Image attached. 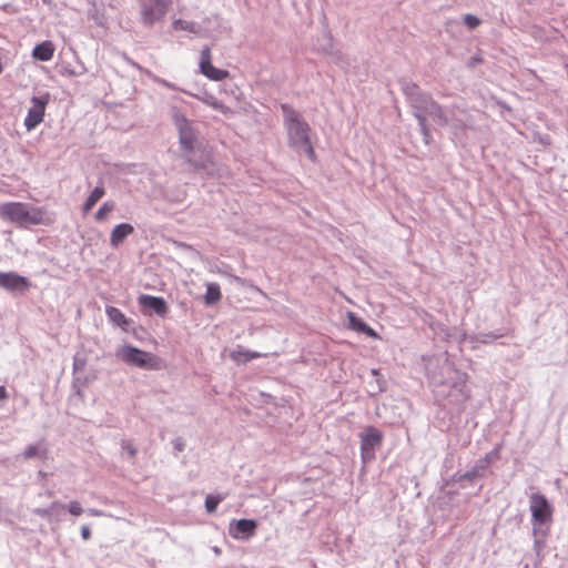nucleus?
<instances>
[{"label": "nucleus", "instance_id": "obj_8", "mask_svg": "<svg viewBox=\"0 0 568 568\" xmlns=\"http://www.w3.org/2000/svg\"><path fill=\"white\" fill-rule=\"evenodd\" d=\"M383 439V434L381 430H378L375 427H368L365 429V432L361 435V449H362V457L364 459L368 457H373V454H371L375 447L379 446Z\"/></svg>", "mask_w": 568, "mask_h": 568}, {"label": "nucleus", "instance_id": "obj_7", "mask_svg": "<svg viewBox=\"0 0 568 568\" xmlns=\"http://www.w3.org/2000/svg\"><path fill=\"white\" fill-rule=\"evenodd\" d=\"M31 102L32 106L29 109L24 119V126L28 131L36 129L43 121L49 98L33 97Z\"/></svg>", "mask_w": 568, "mask_h": 568}, {"label": "nucleus", "instance_id": "obj_30", "mask_svg": "<svg viewBox=\"0 0 568 568\" xmlns=\"http://www.w3.org/2000/svg\"><path fill=\"white\" fill-rule=\"evenodd\" d=\"M8 397L7 389L4 386H0V399L3 400Z\"/></svg>", "mask_w": 568, "mask_h": 568}, {"label": "nucleus", "instance_id": "obj_6", "mask_svg": "<svg viewBox=\"0 0 568 568\" xmlns=\"http://www.w3.org/2000/svg\"><path fill=\"white\" fill-rule=\"evenodd\" d=\"M530 511L535 523L542 525L551 520L552 508L545 496L532 494L529 498Z\"/></svg>", "mask_w": 568, "mask_h": 568}, {"label": "nucleus", "instance_id": "obj_26", "mask_svg": "<svg viewBox=\"0 0 568 568\" xmlns=\"http://www.w3.org/2000/svg\"><path fill=\"white\" fill-rule=\"evenodd\" d=\"M464 22L469 29H475L480 24L479 18H477L473 14H465Z\"/></svg>", "mask_w": 568, "mask_h": 568}, {"label": "nucleus", "instance_id": "obj_12", "mask_svg": "<svg viewBox=\"0 0 568 568\" xmlns=\"http://www.w3.org/2000/svg\"><path fill=\"white\" fill-rule=\"evenodd\" d=\"M176 125L180 132V143L182 149L191 151L193 149L195 136L189 121L183 116H178Z\"/></svg>", "mask_w": 568, "mask_h": 568}, {"label": "nucleus", "instance_id": "obj_29", "mask_svg": "<svg viewBox=\"0 0 568 568\" xmlns=\"http://www.w3.org/2000/svg\"><path fill=\"white\" fill-rule=\"evenodd\" d=\"M81 535H82V538H83L84 540H87V539H89V538H90V536H91V531H90V529H89L88 527H85V526H84V527H82V529H81Z\"/></svg>", "mask_w": 568, "mask_h": 568}, {"label": "nucleus", "instance_id": "obj_22", "mask_svg": "<svg viewBox=\"0 0 568 568\" xmlns=\"http://www.w3.org/2000/svg\"><path fill=\"white\" fill-rule=\"evenodd\" d=\"M224 499V496L217 495H209L205 498V508L207 513H214L219 506V504Z\"/></svg>", "mask_w": 568, "mask_h": 568}, {"label": "nucleus", "instance_id": "obj_25", "mask_svg": "<svg viewBox=\"0 0 568 568\" xmlns=\"http://www.w3.org/2000/svg\"><path fill=\"white\" fill-rule=\"evenodd\" d=\"M428 100H429L428 101L429 102V108H427L428 112L430 114L436 115L438 119H442V120H444L446 122V119H445L444 111H443L442 106L437 102L433 101L432 99H428Z\"/></svg>", "mask_w": 568, "mask_h": 568}, {"label": "nucleus", "instance_id": "obj_24", "mask_svg": "<svg viewBox=\"0 0 568 568\" xmlns=\"http://www.w3.org/2000/svg\"><path fill=\"white\" fill-rule=\"evenodd\" d=\"M172 27L176 31H180V30L190 31V32L194 31V23L182 20V19L174 20L172 22Z\"/></svg>", "mask_w": 568, "mask_h": 568}, {"label": "nucleus", "instance_id": "obj_15", "mask_svg": "<svg viewBox=\"0 0 568 568\" xmlns=\"http://www.w3.org/2000/svg\"><path fill=\"white\" fill-rule=\"evenodd\" d=\"M105 313L110 322L121 327L123 331H128L131 321L122 313L121 310L114 306H106Z\"/></svg>", "mask_w": 568, "mask_h": 568}, {"label": "nucleus", "instance_id": "obj_31", "mask_svg": "<svg viewBox=\"0 0 568 568\" xmlns=\"http://www.w3.org/2000/svg\"><path fill=\"white\" fill-rule=\"evenodd\" d=\"M418 120H419V124L426 129V125H425V118L424 116H418Z\"/></svg>", "mask_w": 568, "mask_h": 568}, {"label": "nucleus", "instance_id": "obj_14", "mask_svg": "<svg viewBox=\"0 0 568 568\" xmlns=\"http://www.w3.org/2000/svg\"><path fill=\"white\" fill-rule=\"evenodd\" d=\"M54 44L51 41H43L32 50V58L39 61H49L54 55Z\"/></svg>", "mask_w": 568, "mask_h": 568}, {"label": "nucleus", "instance_id": "obj_5", "mask_svg": "<svg viewBox=\"0 0 568 568\" xmlns=\"http://www.w3.org/2000/svg\"><path fill=\"white\" fill-rule=\"evenodd\" d=\"M200 71L212 81H222L230 77L227 70L217 69L212 64V51L210 47H204L200 55Z\"/></svg>", "mask_w": 568, "mask_h": 568}, {"label": "nucleus", "instance_id": "obj_23", "mask_svg": "<svg viewBox=\"0 0 568 568\" xmlns=\"http://www.w3.org/2000/svg\"><path fill=\"white\" fill-rule=\"evenodd\" d=\"M114 209V205L113 203H110V202H105L97 212L95 214V220L98 222H102L106 219V216L109 215V213H111Z\"/></svg>", "mask_w": 568, "mask_h": 568}, {"label": "nucleus", "instance_id": "obj_1", "mask_svg": "<svg viewBox=\"0 0 568 568\" xmlns=\"http://www.w3.org/2000/svg\"><path fill=\"white\" fill-rule=\"evenodd\" d=\"M281 109L284 115V125L287 131L290 145L297 150H304L307 156L315 161L316 155L310 138L311 126L292 106L282 104Z\"/></svg>", "mask_w": 568, "mask_h": 568}, {"label": "nucleus", "instance_id": "obj_9", "mask_svg": "<svg viewBox=\"0 0 568 568\" xmlns=\"http://www.w3.org/2000/svg\"><path fill=\"white\" fill-rule=\"evenodd\" d=\"M257 524L253 519L233 520L230 524V535L234 539H248L255 534Z\"/></svg>", "mask_w": 568, "mask_h": 568}, {"label": "nucleus", "instance_id": "obj_28", "mask_svg": "<svg viewBox=\"0 0 568 568\" xmlns=\"http://www.w3.org/2000/svg\"><path fill=\"white\" fill-rule=\"evenodd\" d=\"M122 448L128 453V455L131 457V458H134L135 455H136V449L135 447L133 446V444L131 442H123L122 443Z\"/></svg>", "mask_w": 568, "mask_h": 568}, {"label": "nucleus", "instance_id": "obj_18", "mask_svg": "<svg viewBox=\"0 0 568 568\" xmlns=\"http://www.w3.org/2000/svg\"><path fill=\"white\" fill-rule=\"evenodd\" d=\"M105 190L103 186H97L87 197L83 204V213H89L93 206L104 196Z\"/></svg>", "mask_w": 568, "mask_h": 568}, {"label": "nucleus", "instance_id": "obj_11", "mask_svg": "<svg viewBox=\"0 0 568 568\" xmlns=\"http://www.w3.org/2000/svg\"><path fill=\"white\" fill-rule=\"evenodd\" d=\"M139 304L143 308L152 310L155 314H158L161 317H165L169 311L168 304L164 301V298L159 296L142 294L139 297Z\"/></svg>", "mask_w": 568, "mask_h": 568}, {"label": "nucleus", "instance_id": "obj_32", "mask_svg": "<svg viewBox=\"0 0 568 568\" xmlns=\"http://www.w3.org/2000/svg\"><path fill=\"white\" fill-rule=\"evenodd\" d=\"M524 568H529V566H528V565H526Z\"/></svg>", "mask_w": 568, "mask_h": 568}, {"label": "nucleus", "instance_id": "obj_13", "mask_svg": "<svg viewBox=\"0 0 568 568\" xmlns=\"http://www.w3.org/2000/svg\"><path fill=\"white\" fill-rule=\"evenodd\" d=\"M347 320H348V325L353 331L363 333V334L367 335L368 337H372L375 339L379 337L378 334L372 327H369L362 318L357 317L355 315V313L348 312Z\"/></svg>", "mask_w": 568, "mask_h": 568}, {"label": "nucleus", "instance_id": "obj_3", "mask_svg": "<svg viewBox=\"0 0 568 568\" xmlns=\"http://www.w3.org/2000/svg\"><path fill=\"white\" fill-rule=\"evenodd\" d=\"M116 356L125 364L142 369L158 371L162 367L158 356L131 345L122 346Z\"/></svg>", "mask_w": 568, "mask_h": 568}, {"label": "nucleus", "instance_id": "obj_21", "mask_svg": "<svg viewBox=\"0 0 568 568\" xmlns=\"http://www.w3.org/2000/svg\"><path fill=\"white\" fill-rule=\"evenodd\" d=\"M45 449L40 448L38 445H30L26 448L23 453V457L26 459L34 458V457H44Z\"/></svg>", "mask_w": 568, "mask_h": 568}, {"label": "nucleus", "instance_id": "obj_27", "mask_svg": "<svg viewBox=\"0 0 568 568\" xmlns=\"http://www.w3.org/2000/svg\"><path fill=\"white\" fill-rule=\"evenodd\" d=\"M68 509H69L70 514H72L74 516H80L83 511L80 503H78V501H71L68 506Z\"/></svg>", "mask_w": 568, "mask_h": 568}, {"label": "nucleus", "instance_id": "obj_17", "mask_svg": "<svg viewBox=\"0 0 568 568\" xmlns=\"http://www.w3.org/2000/svg\"><path fill=\"white\" fill-rule=\"evenodd\" d=\"M264 355L258 352H251L243 348H237L231 352L230 357L237 364L246 363L252 359L263 357Z\"/></svg>", "mask_w": 568, "mask_h": 568}, {"label": "nucleus", "instance_id": "obj_20", "mask_svg": "<svg viewBox=\"0 0 568 568\" xmlns=\"http://www.w3.org/2000/svg\"><path fill=\"white\" fill-rule=\"evenodd\" d=\"M202 101L205 104H207L209 106L213 108L214 110L222 112L223 114H232L233 113L230 106L225 105L224 103L219 101L213 95H206L205 98L202 99Z\"/></svg>", "mask_w": 568, "mask_h": 568}, {"label": "nucleus", "instance_id": "obj_4", "mask_svg": "<svg viewBox=\"0 0 568 568\" xmlns=\"http://www.w3.org/2000/svg\"><path fill=\"white\" fill-rule=\"evenodd\" d=\"M172 2L173 0H140L142 22L146 26H153L161 21Z\"/></svg>", "mask_w": 568, "mask_h": 568}, {"label": "nucleus", "instance_id": "obj_10", "mask_svg": "<svg viewBox=\"0 0 568 568\" xmlns=\"http://www.w3.org/2000/svg\"><path fill=\"white\" fill-rule=\"evenodd\" d=\"M0 286L7 291H26L30 287V282L17 273L2 272L0 273Z\"/></svg>", "mask_w": 568, "mask_h": 568}, {"label": "nucleus", "instance_id": "obj_2", "mask_svg": "<svg viewBox=\"0 0 568 568\" xmlns=\"http://www.w3.org/2000/svg\"><path fill=\"white\" fill-rule=\"evenodd\" d=\"M0 214L20 224H41L44 221L45 211L27 203L11 202L1 205Z\"/></svg>", "mask_w": 568, "mask_h": 568}, {"label": "nucleus", "instance_id": "obj_19", "mask_svg": "<svg viewBox=\"0 0 568 568\" xmlns=\"http://www.w3.org/2000/svg\"><path fill=\"white\" fill-rule=\"evenodd\" d=\"M222 297L220 285L216 283H209L206 285V293L204 295V302L206 305H213L217 303Z\"/></svg>", "mask_w": 568, "mask_h": 568}, {"label": "nucleus", "instance_id": "obj_16", "mask_svg": "<svg viewBox=\"0 0 568 568\" xmlns=\"http://www.w3.org/2000/svg\"><path fill=\"white\" fill-rule=\"evenodd\" d=\"M134 231L133 226L129 223H122L116 225L110 236L111 245L116 247L120 243L123 242V240L132 234Z\"/></svg>", "mask_w": 568, "mask_h": 568}]
</instances>
